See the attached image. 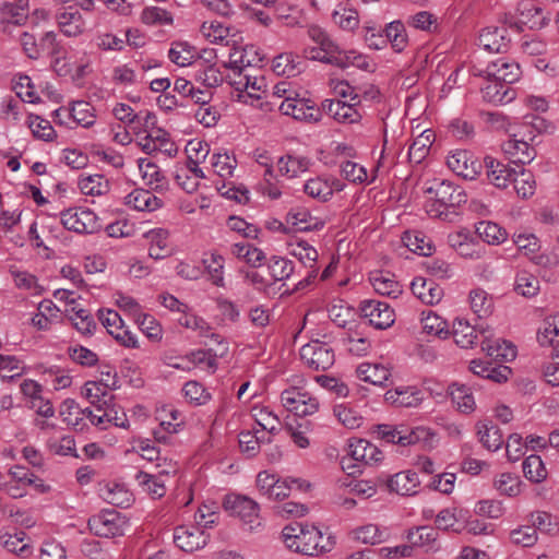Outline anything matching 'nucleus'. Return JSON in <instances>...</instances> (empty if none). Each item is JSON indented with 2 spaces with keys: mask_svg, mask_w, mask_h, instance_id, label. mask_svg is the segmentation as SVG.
Segmentation results:
<instances>
[{
  "mask_svg": "<svg viewBox=\"0 0 559 559\" xmlns=\"http://www.w3.org/2000/svg\"><path fill=\"white\" fill-rule=\"evenodd\" d=\"M287 548L307 556H319L333 549L335 542L312 524L287 525L282 532Z\"/></svg>",
  "mask_w": 559,
  "mask_h": 559,
  "instance_id": "obj_1",
  "label": "nucleus"
},
{
  "mask_svg": "<svg viewBox=\"0 0 559 559\" xmlns=\"http://www.w3.org/2000/svg\"><path fill=\"white\" fill-rule=\"evenodd\" d=\"M63 227L76 234H95L102 229L97 215L87 207H70L60 213Z\"/></svg>",
  "mask_w": 559,
  "mask_h": 559,
  "instance_id": "obj_2",
  "label": "nucleus"
},
{
  "mask_svg": "<svg viewBox=\"0 0 559 559\" xmlns=\"http://www.w3.org/2000/svg\"><path fill=\"white\" fill-rule=\"evenodd\" d=\"M533 143V135L531 133L522 132L518 129L502 143L501 148L512 163L526 165L536 157V150Z\"/></svg>",
  "mask_w": 559,
  "mask_h": 559,
  "instance_id": "obj_3",
  "label": "nucleus"
},
{
  "mask_svg": "<svg viewBox=\"0 0 559 559\" xmlns=\"http://www.w3.org/2000/svg\"><path fill=\"white\" fill-rule=\"evenodd\" d=\"M377 438L401 447H408L418 443L427 436V430L423 427L409 428L406 425H377L374 429Z\"/></svg>",
  "mask_w": 559,
  "mask_h": 559,
  "instance_id": "obj_4",
  "label": "nucleus"
},
{
  "mask_svg": "<svg viewBox=\"0 0 559 559\" xmlns=\"http://www.w3.org/2000/svg\"><path fill=\"white\" fill-rule=\"evenodd\" d=\"M300 358L312 370H328L334 365L335 355L333 348L318 340L311 341L300 348Z\"/></svg>",
  "mask_w": 559,
  "mask_h": 559,
  "instance_id": "obj_5",
  "label": "nucleus"
},
{
  "mask_svg": "<svg viewBox=\"0 0 559 559\" xmlns=\"http://www.w3.org/2000/svg\"><path fill=\"white\" fill-rule=\"evenodd\" d=\"M107 376L106 380L87 381L83 386L82 394L95 408L111 405L115 400L110 391L119 388L118 379L116 374L110 377L109 372Z\"/></svg>",
  "mask_w": 559,
  "mask_h": 559,
  "instance_id": "obj_6",
  "label": "nucleus"
},
{
  "mask_svg": "<svg viewBox=\"0 0 559 559\" xmlns=\"http://www.w3.org/2000/svg\"><path fill=\"white\" fill-rule=\"evenodd\" d=\"M138 144L148 155L163 153L167 157H175L178 154V146L171 140L170 134L160 128H153L139 140Z\"/></svg>",
  "mask_w": 559,
  "mask_h": 559,
  "instance_id": "obj_7",
  "label": "nucleus"
},
{
  "mask_svg": "<svg viewBox=\"0 0 559 559\" xmlns=\"http://www.w3.org/2000/svg\"><path fill=\"white\" fill-rule=\"evenodd\" d=\"M282 404L298 416H308L314 414L319 408L317 397L306 391L297 388L284 390L281 394Z\"/></svg>",
  "mask_w": 559,
  "mask_h": 559,
  "instance_id": "obj_8",
  "label": "nucleus"
},
{
  "mask_svg": "<svg viewBox=\"0 0 559 559\" xmlns=\"http://www.w3.org/2000/svg\"><path fill=\"white\" fill-rule=\"evenodd\" d=\"M123 519L115 510H105L88 519L87 525L96 536L110 538L123 534Z\"/></svg>",
  "mask_w": 559,
  "mask_h": 559,
  "instance_id": "obj_9",
  "label": "nucleus"
},
{
  "mask_svg": "<svg viewBox=\"0 0 559 559\" xmlns=\"http://www.w3.org/2000/svg\"><path fill=\"white\" fill-rule=\"evenodd\" d=\"M225 509L230 511L231 515L238 516L243 524L249 526L250 531L261 525L259 519V506L248 497L236 496L226 499Z\"/></svg>",
  "mask_w": 559,
  "mask_h": 559,
  "instance_id": "obj_10",
  "label": "nucleus"
},
{
  "mask_svg": "<svg viewBox=\"0 0 559 559\" xmlns=\"http://www.w3.org/2000/svg\"><path fill=\"white\" fill-rule=\"evenodd\" d=\"M278 109L283 115L292 116L296 120L317 122L320 120L321 112L316 108L311 100L295 96H287L278 105Z\"/></svg>",
  "mask_w": 559,
  "mask_h": 559,
  "instance_id": "obj_11",
  "label": "nucleus"
},
{
  "mask_svg": "<svg viewBox=\"0 0 559 559\" xmlns=\"http://www.w3.org/2000/svg\"><path fill=\"white\" fill-rule=\"evenodd\" d=\"M360 313L369 324L379 330L390 328L395 321L394 310L379 300H364L360 304Z\"/></svg>",
  "mask_w": 559,
  "mask_h": 559,
  "instance_id": "obj_12",
  "label": "nucleus"
},
{
  "mask_svg": "<svg viewBox=\"0 0 559 559\" xmlns=\"http://www.w3.org/2000/svg\"><path fill=\"white\" fill-rule=\"evenodd\" d=\"M425 192L437 198L441 204L449 209L460 206L467 201L465 191L447 180L435 179Z\"/></svg>",
  "mask_w": 559,
  "mask_h": 559,
  "instance_id": "obj_13",
  "label": "nucleus"
},
{
  "mask_svg": "<svg viewBox=\"0 0 559 559\" xmlns=\"http://www.w3.org/2000/svg\"><path fill=\"white\" fill-rule=\"evenodd\" d=\"M448 167L457 176L473 180L481 171V163L465 150H457L447 158Z\"/></svg>",
  "mask_w": 559,
  "mask_h": 559,
  "instance_id": "obj_14",
  "label": "nucleus"
},
{
  "mask_svg": "<svg viewBox=\"0 0 559 559\" xmlns=\"http://www.w3.org/2000/svg\"><path fill=\"white\" fill-rule=\"evenodd\" d=\"M479 333L483 337L481 349L489 357L498 361H511L516 357L515 346L504 340H493V334L489 329L481 328Z\"/></svg>",
  "mask_w": 559,
  "mask_h": 559,
  "instance_id": "obj_15",
  "label": "nucleus"
},
{
  "mask_svg": "<svg viewBox=\"0 0 559 559\" xmlns=\"http://www.w3.org/2000/svg\"><path fill=\"white\" fill-rule=\"evenodd\" d=\"M41 51H46L51 58V66L55 71L62 75L69 72L67 64L64 63L68 51L62 43L58 39L55 32H46L40 38Z\"/></svg>",
  "mask_w": 559,
  "mask_h": 559,
  "instance_id": "obj_16",
  "label": "nucleus"
},
{
  "mask_svg": "<svg viewBox=\"0 0 559 559\" xmlns=\"http://www.w3.org/2000/svg\"><path fill=\"white\" fill-rule=\"evenodd\" d=\"M358 103H346L340 99H324L321 103V109L340 123H356L361 119V115L356 109Z\"/></svg>",
  "mask_w": 559,
  "mask_h": 559,
  "instance_id": "obj_17",
  "label": "nucleus"
},
{
  "mask_svg": "<svg viewBox=\"0 0 559 559\" xmlns=\"http://www.w3.org/2000/svg\"><path fill=\"white\" fill-rule=\"evenodd\" d=\"M348 454L362 466L377 465L383 460L382 451L366 439L350 440Z\"/></svg>",
  "mask_w": 559,
  "mask_h": 559,
  "instance_id": "obj_18",
  "label": "nucleus"
},
{
  "mask_svg": "<svg viewBox=\"0 0 559 559\" xmlns=\"http://www.w3.org/2000/svg\"><path fill=\"white\" fill-rule=\"evenodd\" d=\"M28 0L4 1L0 7V25L7 32L10 25H23L27 21Z\"/></svg>",
  "mask_w": 559,
  "mask_h": 559,
  "instance_id": "obj_19",
  "label": "nucleus"
},
{
  "mask_svg": "<svg viewBox=\"0 0 559 559\" xmlns=\"http://www.w3.org/2000/svg\"><path fill=\"white\" fill-rule=\"evenodd\" d=\"M484 166L486 169V178L490 185L498 189H507L512 181L515 168L503 164L492 156L484 158Z\"/></svg>",
  "mask_w": 559,
  "mask_h": 559,
  "instance_id": "obj_20",
  "label": "nucleus"
},
{
  "mask_svg": "<svg viewBox=\"0 0 559 559\" xmlns=\"http://www.w3.org/2000/svg\"><path fill=\"white\" fill-rule=\"evenodd\" d=\"M174 542L183 551L192 552L206 545L207 535L200 527L178 526L175 530Z\"/></svg>",
  "mask_w": 559,
  "mask_h": 559,
  "instance_id": "obj_21",
  "label": "nucleus"
},
{
  "mask_svg": "<svg viewBox=\"0 0 559 559\" xmlns=\"http://www.w3.org/2000/svg\"><path fill=\"white\" fill-rule=\"evenodd\" d=\"M343 188V183L336 178L314 177L306 181L304 191L309 197L325 202Z\"/></svg>",
  "mask_w": 559,
  "mask_h": 559,
  "instance_id": "obj_22",
  "label": "nucleus"
},
{
  "mask_svg": "<svg viewBox=\"0 0 559 559\" xmlns=\"http://www.w3.org/2000/svg\"><path fill=\"white\" fill-rule=\"evenodd\" d=\"M486 73L488 78L502 81L504 84H512L520 79L521 69L519 63L507 58H498L490 62Z\"/></svg>",
  "mask_w": 559,
  "mask_h": 559,
  "instance_id": "obj_23",
  "label": "nucleus"
},
{
  "mask_svg": "<svg viewBox=\"0 0 559 559\" xmlns=\"http://www.w3.org/2000/svg\"><path fill=\"white\" fill-rule=\"evenodd\" d=\"M478 43L489 52H502L508 49L510 39L506 27L489 26L480 32Z\"/></svg>",
  "mask_w": 559,
  "mask_h": 559,
  "instance_id": "obj_24",
  "label": "nucleus"
},
{
  "mask_svg": "<svg viewBox=\"0 0 559 559\" xmlns=\"http://www.w3.org/2000/svg\"><path fill=\"white\" fill-rule=\"evenodd\" d=\"M469 370L478 377L490 380L496 383H503L508 381L512 371L511 368L504 365H493L491 362L474 359L469 362Z\"/></svg>",
  "mask_w": 559,
  "mask_h": 559,
  "instance_id": "obj_25",
  "label": "nucleus"
},
{
  "mask_svg": "<svg viewBox=\"0 0 559 559\" xmlns=\"http://www.w3.org/2000/svg\"><path fill=\"white\" fill-rule=\"evenodd\" d=\"M419 485L420 480L417 473L412 471L399 472L388 480V488L390 491L401 496L416 495L418 492Z\"/></svg>",
  "mask_w": 559,
  "mask_h": 559,
  "instance_id": "obj_26",
  "label": "nucleus"
},
{
  "mask_svg": "<svg viewBox=\"0 0 559 559\" xmlns=\"http://www.w3.org/2000/svg\"><path fill=\"white\" fill-rule=\"evenodd\" d=\"M384 399L392 405L400 407H417L424 400L423 392L416 386H402L389 390Z\"/></svg>",
  "mask_w": 559,
  "mask_h": 559,
  "instance_id": "obj_27",
  "label": "nucleus"
},
{
  "mask_svg": "<svg viewBox=\"0 0 559 559\" xmlns=\"http://www.w3.org/2000/svg\"><path fill=\"white\" fill-rule=\"evenodd\" d=\"M413 294L426 305H436L443 297V289L431 280L416 277L411 284Z\"/></svg>",
  "mask_w": 559,
  "mask_h": 559,
  "instance_id": "obj_28",
  "label": "nucleus"
},
{
  "mask_svg": "<svg viewBox=\"0 0 559 559\" xmlns=\"http://www.w3.org/2000/svg\"><path fill=\"white\" fill-rule=\"evenodd\" d=\"M8 475L10 478L20 483V485L22 484L24 489L29 486L40 495L48 493L51 490V486L49 484H47L44 479L35 475L25 466L14 465L9 469Z\"/></svg>",
  "mask_w": 559,
  "mask_h": 559,
  "instance_id": "obj_29",
  "label": "nucleus"
},
{
  "mask_svg": "<svg viewBox=\"0 0 559 559\" xmlns=\"http://www.w3.org/2000/svg\"><path fill=\"white\" fill-rule=\"evenodd\" d=\"M124 204L136 211L153 212L162 207L163 201L148 190L134 189L124 198Z\"/></svg>",
  "mask_w": 559,
  "mask_h": 559,
  "instance_id": "obj_30",
  "label": "nucleus"
},
{
  "mask_svg": "<svg viewBox=\"0 0 559 559\" xmlns=\"http://www.w3.org/2000/svg\"><path fill=\"white\" fill-rule=\"evenodd\" d=\"M370 283L376 293L391 298H397L402 294V286L389 272H373L370 274Z\"/></svg>",
  "mask_w": 559,
  "mask_h": 559,
  "instance_id": "obj_31",
  "label": "nucleus"
},
{
  "mask_svg": "<svg viewBox=\"0 0 559 559\" xmlns=\"http://www.w3.org/2000/svg\"><path fill=\"white\" fill-rule=\"evenodd\" d=\"M261 60L262 58L254 46L233 47L229 52V60L225 63V67L229 69H249Z\"/></svg>",
  "mask_w": 559,
  "mask_h": 559,
  "instance_id": "obj_32",
  "label": "nucleus"
},
{
  "mask_svg": "<svg viewBox=\"0 0 559 559\" xmlns=\"http://www.w3.org/2000/svg\"><path fill=\"white\" fill-rule=\"evenodd\" d=\"M357 376L364 381L373 385H386L391 377L390 369L381 364L361 362L357 367Z\"/></svg>",
  "mask_w": 559,
  "mask_h": 559,
  "instance_id": "obj_33",
  "label": "nucleus"
},
{
  "mask_svg": "<svg viewBox=\"0 0 559 559\" xmlns=\"http://www.w3.org/2000/svg\"><path fill=\"white\" fill-rule=\"evenodd\" d=\"M57 23L60 31L68 37L80 36L85 29V21L82 14L71 8L57 15Z\"/></svg>",
  "mask_w": 559,
  "mask_h": 559,
  "instance_id": "obj_34",
  "label": "nucleus"
},
{
  "mask_svg": "<svg viewBox=\"0 0 559 559\" xmlns=\"http://www.w3.org/2000/svg\"><path fill=\"white\" fill-rule=\"evenodd\" d=\"M287 222L300 231L320 230L324 226V221L313 216L309 210L304 207L289 211Z\"/></svg>",
  "mask_w": 559,
  "mask_h": 559,
  "instance_id": "obj_35",
  "label": "nucleus"
},
{
  "mask_svg": "<svg viewBox=\"0 0 559 559\" xmlns=\"http://www.w3.org/2000/svg\"><path fill=\"white\" fill-rule=\"evenodd\" d=\"M210 164L213 173L226 180L234 177L238 162L233 152H215L210 157Z\"/></svg>",
  "mask_w": 559,
  "mask_h": 559,
  "instance_id": "obj_36",
  "label": "nucleus"
},
{
  "mask_svg": "<svg viewBox=\"0 0 559 559\" xmlns=\"http://www.w3.org/2000/svg\"><path fill=\"white\" fill-rule=\"evenodd\" d=\"M138 167L145 186L153 190L164 189L167 185L159 167L148 158H139Z\"/></svg>",
  "mask_w": 559,
  "mask_h": 559,
  "instance_id": "obj_37",
  "label": "nucleus"
},
{
  "mask_svg": "<svg viewBox=\"0 0 559 559\" xmlns=\"http://www.w3.org/2000/svg\"><path fill=\"white\" fill-rule=\"evenodd\" d=\"M311 162L306 156L287 154L282 156L277 162V168L282 176L287 178H296L300 174L306 173Z\"/></svg>",
  "mask_w": 559,
  "mask_h": 559,
  "instance_id": "obj_38",
  "label": "nucleus"
},
{
  "mask_svg": "<svg viewBox=\"0 0 559 559\" xmlns=\"http://www.w3.org/2000/svg\"><path fill=\"white\" fill-rule=\"evenodd\" d=\"M511 185L516 195L523 200H527L535 194L536 180L535 176L531 170L525 168L515 169L514 176H512Z\"/></svg>",
  "mask_w": 559,
  "mask_h": 559,
  "instance_id": "obj_39",
  "label": "nucleus"
},
{
  "mask_svg": "<svg viewBox=\"0 0 559 559\" xmlns=\"http://www.w3.org/2000/svg\"><path fill=\"white\" fill-rule=\"evenodd\" d=\"M150 241L148 255L155 260L164 259L171 253L168 246L169 234L167 230L158 228L152 229L145 234Z\"/></svg>",
  "mask_w": 559,
  "mask_h": 559,
  "instance_id": "obj_40",
  "label": "nucleus"
},
{
  "mask_svg": "<svg viewBox=\"0 0 559 559\" xmlns=\"http://www.w3.org/2000/svg\"><path fill=\"white\" fill-rule=\"evenodd\" d=\"M475 233L488 245L498 246L508 239V233L497 223L481 221L475 225Z\"/></svg>",
  "mask_w": 559,
  "mask_h": 559,
  "instance_id": "obj_41",
  "label": "nucleus"
},
{
  "mask_svg": "<svg viewBox=\"0 0 559 559\" xmlns=\"http://www.w3.org/2000/svg\"><path fill=\"white\" fill-rule=\"evenodd\" d=\"M449 391L453 404L460 412L464 414L474 412L476 403L469 388L465 384L452 383Z\"/></svg>",
  "mask_w": 559,
  "mask_h": 559,
  "instance_id": "obj_42",
  "label": "nucleus"
},
{
  "mask_svg": "<svg viewBox=\"0 0 559 559\" xmlns=\"http://www.w3.org/2000/svg\"><path fill=\"white\" fill-rule=\"evenodd\" d=\"M477 435L479 441L489 451H497L503 443V437L500 429L489 421H479L477 424Z\"/></svg>",
  "mask_w": 559,
  "mask_h": 559,
  "instance_id": "obj_43",
  "label": "nucleus"
},
{
  "mask_svg": "<svg viewBox=\"0 0 559 559\" xmlns=\"http://www.w3.org/2000/svg\"><path fill=\"white\" fill-rule=\"evenodd\" d=\"M502 81L492 79L481 88L483 98L492 104H503L513 99L514 93L508 86L501 84Z\"/></svg>",
  "mask_w": 559,
  "mask_h": 559,
  "instance_id": "obj_44",
  "label": "nucleus"
},
{
  "mask_svg": "<svg viewBox=\"0 0 559 559\" xmlns=\"http://www.w3.org/2000/svg\"><path fill=\"white\" fill-rule=\"evenodd\" d=\"M454 342L462 348H469L476 343L477 330L464 319H456L453 322Z\"/></svg>",
  "mask_w": 559,
  "mask_h": 559,
  "instance_id": "obj_45",
  "label": "nucleus"
},
{
  "mask_svg": "<svg viewBox=\"0 0 559 559\" xmlns=\"http://www.w3.org/2000/svg\"><path fill=\"white\" fill-rule=\"evenodd\" d=\"M59 414L63 423L75 430H83L86 427V423H82V407L72 399L61 403Z\"/></svg>",
  "mask_w": 559,
  "mask_h": 559,
  "instance_id": "obj_46",
  "label": "nucleus"
},
{
  "mask_svg": "<svg viewBox=\"0 0 559 559\" xmlns=\"http://www.w3.org/2000/svg\"><path fill=\"white\" fill-rule=\"evenodd\" d=\"M307 34L328 58H332L334 53L338 52V45L322 27L318 25H310Z\"/></svg>",
  "mask_w": 559,
  "mask_h": 559,
  "instance_id": "obj_47",
  "label": "nucleus"
},
{
  "mask_svg": "<svg viewBox=\"0 0 559 559\" xmlns=\"http://www.w3.org/2000/svg\"><path fill=\"white\" fill-rule=\"evenodd\" d=\"M308 487L309 484H306L305 480L299 478H277V484L274 485L266 498L272 500H283L290 495L293 489L302 491Z\"/></svg>",
  "mask_w": 559,
  "mask_h": 559,
  "instance_id": "obj_48",
  "label": "nucleus"
},
{
  "mask_svg": "<svg viewBox=\"0 0 559 559\" xmlns=\"http://www.w3.org/2000/svg\"><path fill=\"white\" fill-rule=\"evenodd\" d=\"M79 188L85 195H104L109 191V181L103 175H91L80 178Z\"/></svg>",
  "mask_w": 559,
  "mask_h": 559,
  "instance_id": "obj_49",
  "label": "nucleus"
},
{
  "mask_svg": "<svg viewBox=\"0 0 559 559\" xmlns=\"http://www.w3.org/2000/svg\"><path fill=\"white\" fill-rule=\"evenodd\" d=\"M469 305L478 318L488 317L493 307L492 298L483 288H475L469 292Z\"/></svg>",
  "mask_w": 559,
  "mask_h": 559,
  "instance_id": "obj_50",
  "label": "nucleus"
},
{
  "mask_svg": "<svg viewBox=\"0 0 559 559\" xmlns=\"http://www.w3.org/2000/svg\"><path fill=\"white\" fill-rule=\"evenodd\" d=\"M140 20L147 26L171 25L173 15L166 9L159 7H146L142 10Z\"/></svg>",
  "mask_w": 559,
  "mask_h": 559,
  "instance_id": "obj_51",
  "label": "nucleus"
},
{
  "mask_svg": "<svg viewBox=\"0 0 559 559\" xmlns=\"http://www.w3.org/2000/svg\"><path fill=\"white\" fill-rule=\"evenodd\" d=\"M516 11L520 15V23L531 24V27L542 25L543 9L535 4L533 0H521L518 3Z\"/></svg>",
  "mask_w": 559,
  "mask_h": 559,
  "instance_id": "obj_52",
  "label": "nucleus"
},
{
  "mask_svg": "<svg viewBox=\"0 0 559 559\" xmlns=\"http://www.w3.org/2000/svg\"><path fill=\"white\" fill-rule=\"evenodd\" d=\"M432 144V134L424 131L409 146L408 159L411 163L420 164L429 154Z\"/></svg>",
  "mask_w": 559,
  "mask_h": 559,
  "instance_id": "obj_53",
  "label": "nucleus"
},
{
  "mask_svg": "<svg viewBox=\"0 0 559 559\" xmlns=\"http://www.w3.org/2000/svg\"><path fill=\"white\" fill-rule=\"evenodd\" d=\"M421 329L429 335L447 337L449 334L448 323L444 319L432 311L421 313Z\"/></svg>",
  "mask_w": 559,
  "mask_h": 559,
  "instance_id": "obj_54",
  "label": "nucleus"
},
{
  "mask_svg": "<svg viewBox=\"0 0 559 559\" xmlns=\"http://www.w3.org/2000/svg\"><path fill=\"white\" fill-rule=\"evenodd\" d=\"M537 340L542 346H559V319H546L537 333Z\"/></svg>",
  "mask_w": 559,
  "mask_h": 559,
  "instance_id": "obj_55",
  "label": "nucleus"
},
{
  "mask_svg": "<svg viewBox=\"0 0 559 559\" xmlns=\"http://www.w3.org/2000/svg\"><path fill=\"white\" fill-rule=\"evenodd\" d=\"M289 254L298 259L305 266H316L318 251L305 240L296 241L289 245Z\"/></svg>",
  "mask_w": 559,
  "mask_h": 559,
  "instance_id": "obj_56",
  "label": "nucleus"
},
{
  "mask_svg": "<svg viewBox=\"0 0 559 559\" xmlns=\"http://www.w3.org/2000/svg\"><path fill=\"white\" fill-rule=\"evenodd\" d=\"M168 57L175 64L186 67L194 62L195 52L188 43L177 41L171 45Z\"/></svg>",
  "mask_w": 559,
  "mask_h": 559,
  "instance_id": "obj_57",
  "label": "nucleus"
},
{
  "mask_svg": "<svg viewBox=\"0 0 559 559\" xmlns=\"http://www.w3.org/2000/svg\"><path fill=\"white\" fill-rule=\"evenodd\" d=\"M163 430L169 433H176L178 428L183 425V416L180 411L173 406H164L157 412Z\"/></svg>",
  "mask_w": 559,
  "mask_h": 559,
  "instance_id": "obj_58",
  "label": "nucleus"
},
{
  "mask_svg": "<svg viewBox=\"0 0 559 559\" xmlns=\"http://www.w3.org/2000/svg\"><path fill=\"white\" fill-rule=\"evenodd\" d=\"M407 538L414 546L433 549L438 538V531L431 526H420L409 531Z\"/></svg>",
  "mask_w": 559,
  "mask_h": 559,
  "instance_id": "obj_59",
  "label": "nucleus"
},
{
  "mask_svg": "<svg viewBox=\"0 0 559 559\" xmlns=\"http://www.w3.org/2000/svg\"><path fill=\"white\" fill-rule=\"evenodd\" d=\"M518 129H520L522 132L526 131L527 133H531L534 141L537 134L552 132L554 126L551 122L547 121L540 116L526 115Z\"/></svg>",
  "mask_w": 559,
  "mask_h": 559,
  "instance_id": "obj_60",
  "label": "nucleus"
},
{
  "mask_svg": "<svg viewBox=\"0 0 559 559\" xmlns=\"http://www.w3.org/2000/svg\"><path fill=\"white\" fill-rule=\"evenodd\" d=\"M385 39L391 43L392 48L396 52H401L407 45V35L403 23L400 21L391 22L386 25Z\"/></svg>",
  "mask_w": 559,
  "mask_h": 559,
  "instance_id": "obj_61",
  "label": "nucleus"
},
{
  "mask_svg": "<svg viewBox=\"0 0 559 559\" xmlns=\"http://www.w3.org/2000/svg\"><path fill=\"white\" fill-rule=\"evenodd\" d=\"M523 473L533 483H540L547 477V469L540 456L532 454L523 462Z\"/></svg>",
  "mask_w": 559,
  "mask_h": 559,
  "instance_id": "obj_62",
  "label": "nucleus"
},
{
  "mask_svg": "<svg viewBox=\"0 0 559 559\" xmlns=\"http://www.w3.org/2000/svg\"><path fill=\"white\" fill-rule=\"evenodd\" d=\"M402 240L405 246L415 253L420 255H430L432 253L430 241L419 231H405Z\"/></svg>",
  "mask_w": 559,
  "mask_h": 559,
  "instance_id": "obj_63",
  "label": "nucleus"
},
{
  "mask_svg": "<svg viewBox=\"0 0 559 559\" xmlns=\"http://www.w3.org/2000/svg\"><path fill=\"white\" fill-rule=\"evenodd\" d=\"M514 290L524 297H533L539 290V281L533 274L521 271L516 274Z\"/></svg>",
  "mask_w": 559,
  "mask_h": 559,
  "instance_id": "obj_64",
  "label": "nucleus"
}]
</instances>
